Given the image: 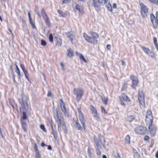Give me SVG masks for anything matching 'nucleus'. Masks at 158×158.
Here are the masks:
<instances>
[{"label": "nucleus", "mask_w": 158, "mask_h": 158, "mask_svg": "<svg viewBox=\"0 0 158 158\" xmlns=\"http://www.w3.org/2000/svg\"><path fill=\"white\" fill-rule=\"evenodd\" d=\"M27 118V117L26 115V113L25 112H23L22 119H26Z\"/></svg>", "instance_id": "obj_42"}, {"label": "nucleus", "mask_w": 158, "mask_h": 158, "mask_svg": "<svg viewBox=\"0 0 158 158\" xmlns=\"http://www.w3.org/2000/svg\"><path fill=\"white\" fill-rule=\"evenodd\" d=\"M153 118V116H146L145 122L146 123L148 124L149 125L152 124Z\"/></svg>", "instance_id": "obj_14"}, {"label": "nucleus", "mask_w": 158, "mask_h": 158, "mask_svg": "<svg viewBox=\"0 0 158 158\" xmlns=\"http://www.w3.org/2000/svg\"><path fill=\"white\" fill-rule=\"evenodd\" d=\"M115 156L116 158H121V156L118 153H116V155H115Z\"/></svg>", "instance_id": "obj_51"}, {"label": "nucleus", "mask_w": 158, "mask_h": 158, "mask_svg": "<svg viewBox=\"0 0 158 158\" xmlns=\"http://www.w3.org/2000/svg\"><path fill=\"white\" fill-rule=\"evenodd\" d=\"M15 67L16 69V72L18 74V76H21L19 69L17 65V63L16 61L15 62Z\"/></svg>", "instance_id": "obj_20"}, {"label": "nucleus", "mask_w": 158, "mask_h": 158, "mask_svg": "<svg viewBox=\"0 0 158 158\" xmlns=\"http://www.w3.org/2000/svg\"><path fill=\"white\" fill-rule=\"evenodd\" d=\"M47 96L48 97H51L52 96V93L51 91H48Z\"/></svg>", "instance_id": "obj_50"}, {"label": "nucleus", "mask_w": 158, "mask_h": 158, "mask_svg": "<svg viewBox=\"0 0 158 158\" xmlns=\"http://www.w3.org/2000/svg\"><path fill=\"white\" fill-rule=\"evenodd\" d=\"M79 5H78V4H77L76 6V9L77 10H80V8H79Z\"/></svg>", "instance_id": "obj_55"}, {"label": "nucleus", "mask_w": 158, "mask_h": 158, "mask_svg": "<svg viewBox=\"0 0 158 158\" xmlns=\"http://www.w3.org/2000/svg\"><path fill=\"white\" fill-rule=\"evenodd\" d=\"M73 93L76 96V101L79 102L84 94V90L81 88H77L73 89Z\"/></svg>", "instance_id": "obj_4"}, {"label": "nucleus", "mask_w": 158, "mask_h": 158, "mask_svg": "<svg viewBox=\"0 0 158 158\" xmlns=\"http://www.w3.org/2000/svg\"><path fill=\"white\" fill-rule=\"evenodd\" d=\"M140 5L141 7V14L143 16H147L148 13V8L143 3H140Z\"/></svg>", "instance_id": "obj_8"}, {"label": "nucleus", "mask_w": 158, "mask_h": 158, "mask_svg": "<svg viewBox=\"0 0 158 158\" xmlns=\"http://www.w3.org/2000/svg\"><path fill=\"white\" fill-rule=\"evenodd\" d=\"M22 124V127L24 131L26 132L27 131V124L23 120H21Z\"/></svg>", "instance_id": "obj_18"}, {"label": "nucleus", "mask_w": 158, "mask_h": 158, "mask_svg": "<svg viewBox=\"0 0 158 158\" xmlns=\"http://www.w3.org/2000/svg\"><path fill=\"white\" fill-rule=\"evenodd\" d=\"M153 42L154 43V44H155V45L156 44H158L157 43V40H156V39L155 38V37H154L153 38Z\"/></svg>", "instance_id": "obj_47"}, {"label": "nucleus", "mask_w": 158, "mask_h": 158, "mask_svg": "<svg viewBox=\"0 0 158 158\" xmlns=\"http://www.w3.org/2000/svg\"><path fill=\"white\" fill-rule=\"evenodd\" d=\"M20 67L23 70V72L27 71V70L25 69L24 65L23 64H20Z\"/></svg>", "instance_id": "obj_41"}, {"label": "nucleus", "mask_w": 158, "mask_h": 158, "mask_svg": "<svg viewBox=\"0 0 158 158\" xmlns=\"http://www.w3.org/2000/svg\"><path fill=\"white\" fill-rule=\"evenodd\" d=\"M41 146L42 147H44L46 146V145L44 142H42L41 143Z\"/></svg>", "instance_id": "obj_61"}, {"label": "nucleus", "mask_w": 158, "mask_h": 158, "mask_svg": "<svg viewBox=\"0 0 158 158\" xmlns=\"http://www.w3.org/2000/svg\"><path fill=\"white\" fill-rule=\"evenodd\" d=\"M155 18L154 15L152 14L150 15V17L151 21L155 28L158 27V12H156Z\"/></svg>", "instance_id": "obj_6"}, {"label": "nucleus", "mask_w": 158, "mask_h": 158, "mask_svg": "<svg viewBox=\"0 0 158 158\" xmlns=\"http://www.w3.org/2000/svg\"><path fill=\"white\" fill-rule=\"evenodd\" d=\"M102 101L105 105H107L108 101V99L107 98H102Z\"/></svg>", "instance_id": "obj_31"}, {"label": "nucleus", "mask_w": 158, "mask_h": 158, "mask_svg": "<svg viewBox=\"0 0 158 158\" xmlns=\"http://www.w3.org/2000/svg\"><path fill=\"white\" fill-rule=\"evenodd\" d=\"M94 141L96 145L98 148H99L100 142L95 137H94Z\"/></svg>", "instance_id": "obj_21"}, {"label": "nucleus", "mask_w": 158, "mask_h": 158, "mask_svg": "<svg viewBox=\"0 0 158 158\" xmlns=\"http://www.w3.org/2000/svg\"><path fill=\"white\" fill-rule=\"evenodd\" d=\"M126 88V84L124 83L122 87L121 88V90L122 91L124 90Z\"/></svg>", "instance_id": "obj_45"}, {"label": "nucleus", "mask_w": 158, "mask_h": 158, "mask_svg": "<svg viewBox=\"0 0 158 158\" xmlns=\"http://www.w3.org/2000/svg\"><path fill=\"white\" fill-rule=\"evenodd\" d=\"M151 2L156 5L158 4V0H148Z\"/></svg>", "instance_id": "obj_36"}, {"label": "nucleus", "mask_w": 158, "mask_h": 158, "mask_svg": "<svg viewBox=\"0 0 158 158\" xmlns=\"http://www.w3.org/2000/svg\"><path fill=\"white\" fill-rule=\"evenodd\" d=\"M40 128L43 130V131L45 132H46V130L45 128V127L43 124H41L40 126Z\"/></svg>", "instance_id": "obj_38"}, {"label": "nucleus", "mask_w": 158, "mask_h": 158, "mask_svg": "<svg viewBox=\"0 0 158 158\" xmlns=\"http://www.w3.org/2000/svg\"><path fill=\"white\" fill-rule=\"evenodd\" d=\"M89 35L92 36L88 35L85 33L83 34V36L85 40L89 43L93 44L94 41H95L96 43L98 42L96 39L99 38V35L96 33L94 31L89 32Z\"/></svg>", "instance_id": "obj_2"}, {"label": "nucleus", "mask_w": 158, "mask_h": 158, "mask_svg": "<svg viewBox=\"0 0 158 158\" xmlns=\"http://www.w3.org/2000/svg\"><path fill=\"white\" fill-rule=\"evenodd\" d=\"M149 131L151 135L152 136L155 135L156 134V129L155 126L152 124L149 125L148 126Z\"/></svg>", "instance_id": "obj_12"}, {"label": "nucleus", "mask_w": 158, "mask_h": 158, "mask_svg": "<svg viewBox=\"0 0 158 158\" xmlns=\"http://www.w3.org/2000/svg\"><path fill=\"white\" fill-rule=\"evenodd\" d=\"M41 44L44 46H45L46 45V43L45 41L43 40H41Z\"/></svg>", "instance_id": "obj_44"}, {"label": "nucleus", "mask_w": 158, "mask_h": 158, "mask_svg": "<svg viewBox=\"0 0 158 158\" xmlns=\"http://www.w3.org/2000/svg\"><path fill=\"white\" fill-rule=\"evenodd\" d=\"M155 156L156 158H158V150L157 151L155 154Z\"/></svg>", "instance_id": "obj_60"}, {"label": "nucleus", "mask_w": 158, "mask_h": 158, "mask_svg": "<svg viewBox=\"0 0 158 158\" xmlns=\"http://www.w3.org/2000/svg\"><path fill=\"white\" fill-rule=\"evenodd\" d=\"M60 65L62 67V69H63V68H64V64L63 63H60Z\"/></svg>", "instance_id": "obj_63"}, {"label": "nucleus", "mask_w": 158, "mask_h": 158, "mask_svg": "<svg viewBox=\"0 0 158 158\" xmlns=\"http://www.w3.org/2000/svg\"><path fill=\"white\" fill-rule=\"evenodd\" d=\"M43 17L46 24L47 25H49L50 24V21L47 15H44Z\"/></svg>", "instance_id": "obj_16"}, {"label": "nucleus", "mask_w": 158, "mask_h": 158, "mask_svg": "<svg viewBox=\"0 0 158 158\" xmlns=\"http://www.w3.org/2000/svg\"><path fill=\"white\" fill-rule=\"evenodd\" d=\"M149 139V137L147 135L145 136L144 138V139L145 141H147Z\"/></svg>", "instance_id": "obj_49"}, {"label": "nucleus", "mask_w": 158, "mask_h": 158, "mask_svg": "<svg viewBox=\"0 0 158 158\" xmlns=\"http://www.w3.org/2000/svg\"><path fill=\"white\" fill-rule=\"evenodd\" d=\"M96 149L97 154V155L98 156V157H99L100 156L101 152L99 150V148H98L97 147Z\"/></svg>", "instance_id": "obj_37"}, {"label": "nucleus", "mask_w": 158, "mask_h": 158, "mask_svg": "<svg viewBox=\"0 0 158 158\" xmlns=\"http://www.w3.org/2000/svg\"><path fill=\"white\" fill-rule=\"evenodd\" d=\"M155 47L156 48L157 51H158V44H156L155 45Z\"/></svg>", "instance_id": "obj_64"}, {"label": "nucleus", "mask_w": 158, "mask_h": 158, "mask_svg": "<svg viewBox=\"0 0 158 158\" xmlns=\"http://www.w3.org/2000/svg\"><path fill=\"white\" fill-rule=\"evenodd\" d=\"M67 55L70 58L73 56V51L72 49L69 48L67 50Z\"/></svg>", "instance_id": "obj_17"}, {"label": "nucleus", "mask_w": 158, "mask_h": 158, "mask_svg": "<svg viewBox=\"0 0 158 158\" xmlns=\"http://www.w3.org/2000/svg\"><path fill=\"white\" fill-rule=\"evenodd\" d=\"M41 13L42 15L43 16L44 15H47V14L45 12L44 10L43 9H42L41 10Z\"/></svg>", "instance_id": "obj_46"}, {"label": "nucleus", "mask_w": 158, "mask_h": 158, "mask_svg": "<svg viewBox=\"0 0 158 158\" xmlns=\"http://www.w3.org/2000/svg\"><path fill=\"white\" fill-rule=\"evenodd\" d=\"M62 44V40L60 39H59L57 40V45L59 46H61Z\"/></svg>", "instance_id": "obj_30"}, {"label": "nucleus", "mask_w": 158, "mask_h": 158, "mask_svg": "<svg viewBox=\"0 0 158 158\" xmlns=\"http://www.w3.org/2000/svg\"><path fill=\"white\" fill-rule=\"evenodd\" d=\"M130 137L129 135L126 136L125 138V143L126 144H129L130 143Z\"/></svg>", "instance_id": "obj_23"}, {"label": "nucleus", "mask_w": 158, "mask_h": 158, "mask_svg": "<svg viewBox=\"0 0 158 158\" xmlns=\"http://www.w3.org/2000/svg\"><path fill=\"white\" fill-rule=\"evenodd\" d=\"M122 97L124 101H129V98H128L127 96L125 94H122Z\"/></svg>", "instance_id": "obj_22"}, {"label": "nucleus", "mask_w": 158, "mask_h": 158, "mask_svg": "<svg viewBox=\"0 0 158 158\" xmlns=\"http://www.w3.org/2000/svg\"><path fill=\"white\" fill-rule=\"evenodd\" d=\"M35 157L36 158H40V154L39 152H35Z\"/></svg>", "instance_id": "obj_43"}, {"label": "nucleus", "mask_w": 158, "mask_h": 158, "mask_svg": "<svg viewBox=\"0 0 158 158\" xmlns=\"http://www.w3.org/2000/svg\"><path fill=\"white\" fill-rule=\"evenodd\" d=\"M134 158H136V157H139V155L138 153H136L134 155Z\"/></svg>", "instance_id": "obj_54"}, {"label": "nucleus", "mask_w": 158, "mask_h": 158, "mask_svg": "<svg viewBox=\"0 0 158 158\" xmlns=\"http://www.w3.org/2000/svg\"><path fill=\"white\" fill-rule=\"evenodd\" d=\"M147 55L150 56L152 58H155V53L153 51L151 50L149 51L148 54Z\"/></svg>", "instance_id": "obj_25"}, {"label": "nucleus", "mask_w": 158, "mask_h": 158, "mask_svg": "<svg viewBox=\"0 0 158 158\" xmlns=\"http://www.w3.org/2000/svg\"><path fill=\"white\" fill-rule=\"evenodd\" d=\"M146 116H153L151 111L150 110H148L147 111Z\"/></svg>", "instance_id": "obj_27"}, {"label": "nucleus", "mask_w": 158, "mask_h": 158, "mask_svg": "<svg viewBox=\"0 0 158 158\" xmlns=\"http://www.w3.org/2000/svg\"><path fill=\"white\" fill-rule=\"evenodd\" d=\"M19 101L21 105L22 108L26 110H27L28 108L26 97L25 96H23L22 98L19 99Z\"/></svg>", "instance_id": "obj_7"}, {"label": "nucleus", "mask_w": 158, "mask_h": 158, "mask_svg": "<svg viewBox=\"0 0 158 158\" xmlns=\"http://www.w3.org/2000/svg\"><path fill=\"white\" fill-rule=\"evenodd\" d=\"M57 12L59 14L63 17H64L65 15V14L62 11L59 10H57Z\"/></svg>", "instance_id": "obj_35"}, {"label": "nucleus", "mask_w": 158, "mask_h": 158, "mask_svg": "<svg viewBox=\"0 0 158 158\" xmlns=\"http://www.w3.org/2000/svg\"><path fill=\"white\" fill-rule=\"evenodd\" d=\"M88 155L89 156V157H90V158H91L92 153L91 152L89 148H88Z\"/></svg>", "instance_id": "obj_40"}, {"label": "nucleus", "mask_w": 158, "mask_h": 158, "mask_svg": "<svg viewBox=\"0 0 158 158\" xmlns=\"http://www.w3.org/2000/svg\"><path fill=\"white\" fill-rule=\"evenodd\" d=\"M107 48L108 50H110L111 48V46L110 44H107Z\"/></svg>", "instance_id": "obj_56"}, {"label": "nucleus", "mask_w": 158, "mask_h": 158, "mask_svg": "<svg viewBox=\"0 0 158 158\" xmlns=\"http://www.w3.org/2000/svg\"><path fill=\"white\" fill-rule=\"evenodd\" d=\"M135 119L134 116L132 115L128 116L127 118V120L129 122L132 121Z\"/></svg>", "instance_id": "obj_26"}, {"label": "nucleus", "mask_w": 158, "mask_h": 158, "mask_svg": "<svg viewBox=\"0 0 158 158\" xmlns=\"http://www.w3.org/2000/svg\"><path fill=\"white\" fill-rule=\"evenodd\" d=\"M49 40L50 42H53V36L52 34H49Z\"/></svg>", "instance_id": "obj_34"}, {"label": "nucleus", "mask_w": 158, "mask_h": 158, "mask_svg": "<svg viewBox=\"0 0 158 158\" xmlns=\"http://www.w3.org/2000/svg\"><path fill=\"white\" fill-rule=\"evenodd\" d=\"M138 98L140 104L144 106L145 105L144 94L142 90H139L138 91Z\"/></svg>", "instance_id": "obj_5"}, {"label": "nucleus", "mask_w": 158, "mask_h": 158, "mask_svg": "<svg viewBox=\"0 0 158 158\" xmlns=\"http://www.w3.org/2000/svg\"><path fill=\"white\" fill-rule=\"evenodd\" d=\"M79 58L81 59H82L84 57L80 53H79Z\"/></svg>", "instance_id": "obj_53"}, {"label": "nucleus", "mask_w": 158, "mask_h": 158, "mask_svg": "<svg viewBox=\"0 0 158 158\" xmlns=\"http://www.w3.org/2000/svg\"><path fill=\"white\" fill-rule=\"evenodd\" d=\"M101 111L102 113H104L105 114H107V111H106L105 109L103 106H101Z\"/></svg>", "instance_id": "obj_33"}, {"label": "nucleus", "mask_w": 158, "mask_h": 158, "mask_svg": "<svg viewBox=\"0 0 158 158\" xmlns=\"http://www.w3.org/2000/svg\"><path fill=\"white\" fill-rule=\"evenodd\" d=\"M113 7L114 8H116L117 7V5L116 3H114L113 4Z\"/></svg>", "instance_id": "obj_57"}, {"label": "nucleus", "mask_w": 158, "mask_h": 158, "mask_svg": "<svg viewBox=\"0 0 158 158\" xmlns=\"http://www.w3.org/2000/svg\"><path fill=\"white\" fill-rule=\"evenodd\" d=\"M130 79L132 81L131 87L133 89H134L138 84V79L135 76L133 75L130 76Z\"/></svg>", "instance_id": "obj_10"}, {"label": "nucleus", "mask_w": 158, "mask_h": 158, "mask_svg": "<svg viewBox=\"0 0 158 158\" xmlns=\"http://www.w3.org/2000/svg\"><path fill=\"white\" fill-rule=\"evenodd\" d=\"M141 47L143 51L147 55L148 54L149 51H150V50L149 48L142 46H141Z\"/></svg>", "instance_id": "obj_19"}, {"label": "nucleus", "mask_w": 158, "mask_h": 158, "mask_svg": "<svg viewBox=\"0 0 158 158\" xmlns=\"http://www.w3.org/2000/svg\"><path fill=\"white\" fill-rule=\"evenodd\" d=\"M92 5L95 7L96 10L97 12L100 11L101 7L99 0H92Z\"/></svg>", "instance_id": "obj_11"}, {"label": "nucleus", "mask_w": 158, "mask_h": 158, "mask_svg": "<svg viewBox=\"0 0 158 158\" xmlns=\"http://www.w3.org/2000/svg\"><path fill=\"white\" fill-rule=\"evenodd\" d=\"M66 36L69 39L71 42L73 44V42H74L75 40V36L71 32L69 31L65 33Z\"/></svg>", "instance_id": "obj_13"}, {"label": "nucleus", "mask_w": 158, "mask_h": 158, "mask_svg": "<svg viewBox=\"0 0 158 158\" xmlns=\"http://www.w3.org/2000/svg\"><path fill=\"white\" fill-rule=\"evenodd\" d=\"M35 12L38 15V16L39 17H40L41 15L40 14V12H39V11L38 10V8L37 6L35 7Z\"/></svg>", "instance_id": "obj_32"}, {"label": "nucleus", "mask_w": 158, "mask_h": 158, "mask_svg": "<svg viewBox=\"0 0 158 158\" xmlns=\"http://www.w3.org/2000/svg\"><path fill=\"white\" fill-rule=\"evenodd\" d=\"M107 8L108 11L112 12V6L110 4H108L106 6Z\"/></svg>", "instance_id": "obj_29"}, {"label": "nucleus", "mask_w": 158, "mask_h": 158, "mask_svg": "<svg viewBox=\"0 0 158 158\" xmlns=\"http://www.w3.org/2000/svg\"><path fill=\"white\" fill-rule=\"evenodd\" d=\"M23 73L24 74V75H25V77H26V78L28 80H29V79H28V72L27 71V70L25 71Z\"/></svg>", "instance_id": "obj_39"}, {"label": "nucleus", "mask_w": 158, "mask_h": 158, "mask_svg": "<svg viewBox=\"0 0 158 158\" xmlns=\"http://www.w3.org/2000/svg\"><path fill=\"white\" fill-rule=\"evenodd\" d=\"M78 118L82 127L81 126L80 124L78 122V121L75 119H73V123L74 127L79 130H82V129H85V120L84 115L82 113L81 110L78 108Z\"/></svg>", "instance_id": "obj_1"}, {"label": "nucleus", "mask_w": 158, "mask_h": 158, "mask_svg": "<svg viewBox=\"0 0 158 158\" xmlns=\"http://www.w3.org/2000/svg\"><path fill=\"white\" fill-rule=\"evenodd\" d=\"M31 26H32V28H33V29H35V28H36V27L35 26V23H33V24H32L31 25Z\"/></svg>", "instance_id": "obj_58"}, {"label": "nucleus", "mask_w": 158, "mask_h": 158, "mask_svg": "<svg viewBox=\"0 0 158 158\" xmlns=\"http://www.w3.org/2000/svg\"><path fill=\"white\" fill-rule=\"evenodd\" d=\"M48 149H49V150H51L52 148V147L51 146H50V145H49L48 146Z\"/></svg>", "instance_id": "obj_62"}, {"label": "nucleus", "mask_w": 158, "mask_h": 158, "mask_svg": "<svg viewBox=\"0 0 158 158\" xmlns=\"http://www.w3.org/2000/svg\"><path fill=\"white\" fill-rule=\"evenodd\" d=\"M90 110L92 111V114L95 113L97 112L96 109L93 106H91L90 107Z\"/></svg>", "instance_id": "obj_28"}, {"label": "nucleus", "mask_w": 158, "mask_h": 158, "mask_svg": "<svg viewBox=\"0 0 158 158\" xmlns=\"http://www.w3.org/2000/svg\"><path fill=\"white\" fill-rule=\"evenodd\" d=\"M102 1L101 3L103 4H104L106 3L108 1L107 0H102Z\"/></svg>", "instance_id": "obj_48"}, {"label": "nucleus", "mask_w": 158, "mask_h": 158, "mask_svg": "<svg viewBox=\"0 0 158 158\" xmlns=\"http://www.w3.org/2000/svg\"><path fill=\"white\" fill-rule=\"evenodd\" d=\"M61 101V103H60V105L61 107V109L62 110V111L65 114L66 116L68 115V114L67 113L66 108L65 106H64V104L63 102V100H60Z\"/></svg>", "instance_id": "obj_15"}, {"label": "nucleus", "mask_w": 158, "mask_h": 158, "mask_svg": "<svg viewBox=\"0 0 158 158\" xmlns=\"http://www.w3.org/2000/svg\"><path fill=\"white\" fill-rule=\"evenodd\" d=\"M54 117L56 121L58 123V129L60 130L61 126L62 125V128L65 133H67V129L65 123L63 120L60 116H59L57 113L54 114Z\"/></svg>", "instance_id": "obj_3"}, {"label": "nucleus", "mask_w": 158, "mask_h": 158, "mask_svg": "<svg viewBox=\"0 0 158 158\" xmlns=\"http://www.w3.org/2000/svg\"><path fill=\"white\" fill-rule=\"evenodd\" d=\"M146 130V127L142 126H140L135 128L134 131L137 134L142 135L145 133Z\"/></svg>", "instance_id": "obj_9"}, {"label": "nucleus", "mask_w": 158, "mask_h": 158, "mask_svg": "<svg viewBox=\"0 0 158 158\" xmlns=\"http://www.w3.org/2000/svg\"><path fill=\"white\" fill-rule=\"evenodd\" d=\"M93 116L97 120H99L100 119V117L99 114H98L97 112L96 113H95L92 114Z\"/></svg>", "instance_id": "obj_24"}, {"label": "nucleus", "mask_w": 158, "mask_h": 158, "mask_svg": "<svg viewBox=\"0 0 158 158\" xmlns=\"http://www.w3.org/2000/svg\"><path fill=\"white\" fill-rule=\"evenodd\" d=\"M52 134L53 135V136L54 137V138H55V139H57V136L56 135V134H55V133H54V132L53 133V132H52Z\"/></svg>", "instance_id": "obj_59"}, {"label": "nucleus", "mask_w": 158, "mask_h": 158, "mask_svg": "<svg viewBox=\"0 0 158 158\" xmlns=\"http://www.w3.org/2000/svg\"><path fill=\"white\" fill-rule=\"evenodd\" d=\"M35 152H39L36 144H35Z\"/></svg>", "instance_id": "obj_52"}]
</instances>
